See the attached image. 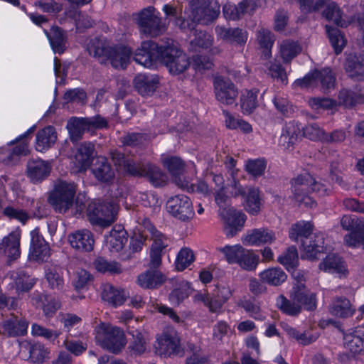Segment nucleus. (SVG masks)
<instances>
[{
  "mask_svg": "<svg viewBox=\"0 0 364 364\" xmlns=\"http://www.w3.org/2000/svg\"><path fill=\"white\" fill-rule=\"evenodd\" d=\"M87 50L101 64L110 63L114 68L124 69L132 55L131 49L125 46H112L105 38L91 39L87 46Z\"/></svg>",
  "mask_w": 364,
  "mask_h": 364,
  "instance_id": "1",
  "label": "nucleus"
},
{
  "mask_svg": "<svg viewBox=\"0 0 364 364\" xmlns=\"http://www.w3.org/2000/svg\"><path fill=\"white\" fill-rule=\"evenodd\" d=\"M313 229L311 223L301 220L293 224L289 230V238L301 242L303 251L301 257L308 259H316L318 254L326 250L323 233L313 234Z\"/></svg>",
  "mask_w": 364,
  "mask_h": 364,
  "instance_id": "2",
  "label": "nucleus"
},
{
  "mask_svg": "<svg viewBox=\"0 0 364 364\" xmlns=\"http://www.w3.org/2000/svg\"><path fill=\"white\" fill-rule=\"evenodd\" d=\"M292 193L294 200L299 205L313 208L316 202L309 196L310 191L315 192L321 196L328 194L327 188L322 183H318L309 173H304L291 181Z\"/></svg>",
  "mask_w": 364,
  "mask_h": 364,
  "instance_id": "3",
  "label": "nucleus"
},
{
  "mask_svg": "<svg viewBox=\"0 0 364 364\" xmlns=\"http://www.w3.org/2000/svg\"><path fill=\"white\" fill-rule=\"evenodd\" d=\"M117 210V205L113 201L96 200L88 205L87 215L92 225L107 228L115 221Z\"/></svg>",
  "mask_w": 364,
  "mask_h": 364,
  "instance_id": "4",
  "label": "nucleus"
},
{
  "mask_svg": "<svg viewBox=\"0 0 364 364\" xmlns=\"http://www.w3.org/2000/svg\"><path fill=\"white\" fill-rule=\"evenodd\" d=\"M95 331L97 343L110 352L117 353L126 345L124 333L118 327L102 323L96 327Z\"/></svg>",
  "mask_w": 364,
  "mask_h": 364,
  "instance_id": "5",
  "label": "nucleus"
},
{
  "mask_svg": "<svg viewBox=\"0 0 364 364\" xmlns=\"http://www.w3.org/2000/svg\"><path fill=\"white\" fill-rule=\"evenodd\" d=\"M218 250L225 255L229 264H237L244 270L253 271L258 265L259 256L240 245H226Z\"/></svg>",
  "mask_w": 364,
  "mask_h": 364,
  "instance_id": "6",
  "label": "nucleus"
},
{
  "mask_svg": "<svg viewBox=\"0 0 364 364\" xmlns=\"http://www.w3.org/2000/svg\"><path fill=\"white\" fill-rule=\"evenodd\" d=\"M76 185L65 181H58L50 193L48 202L55 212L65 213L73 205Z\"/></svg>",
  "mask_w": 364,
  "mask_h": 364,
  "instance_id": "7",
  "label": "nucleus"
},
{
  "mask_svg": "<svg viewBox=\"0 0 364 364\" xmlns=\"http://www.w3.org/2000/svg\"><path fill=\"white\" fill-rule=\"evenodd\" d=\"M107 125V121L100 115L92 117H73L68 121L66 128L70 141L75 143L82 139L85 132L103 129Z\"/></svg>",
  "mask_w": 364,
  "mask_h": 364,
  "instance_id": "8",
  "label": "nucleus"
},
{
  "mask_svg": "<svg viewBox=\"0 0 364 364\" xmlns=\"http://www.w3.org/2000/svg\"><path fill=\"white\" fill-rule=\"evenodd\" d=\"M161 63H163L172 75L184 73L191 65L189 58L173 42L164 45Z\"/></svg>",
  "mask_w": 364,
  "mask_h": 364,
  "instance_id": "9",
  "label": "nucleus"
},
{
  "mask_svg": "<svg viewBox=\"0 0 364 364\" xmlns=\"http://www.w3.org/2000/svg\"><path fill=\"white\" fill-rule=\"evenodd\" d=\"M158 14L159 13L153 6L144 9L139 13L137 23L142 33L151 37H156L165 31L166 26Z\"/></svg>",
  "mask_w": 364,
  "mask_h": 364,
  "instance_id": "10",
  "label": "nucleus"
},
{
  "mask_svg": "<svg viewBox=\"0 0 364 364\" xmlns=\"http://www.w3.org/2000/svg\"><path fill=\"white\" fill-rule=\"evenodd\" d=\"M166 209L174 218L182 221L189 220L194 215L191 199L183 194L176 195L168 198L166 202Z\"/></svg>",
  "mask_w": 364,
  "mask_h": 364,
  "instance_id": "11",
  "label": "nucleus"
},
{
  "mask_svg": "<svg viewBox=\"0 0 364 364\" xmlns=\"http://www.w3.org/2000/svg\"><path fill=\"white\" fill-rule=\"evenodd\" d=\"M163 46L152 41H143L136 50L134 59L139 65L151 68L156 60L161 61Z\"/></svg>",
  "mask_w": 364,
  "mask_h": 364,
  "instance_id": "12",
  "label": "nucleus"
},
{
  "mask_svg": "<svg viewBox=\"0 0 364 364\" xmlns=\"http://www.w3.org/2000/svg\"><path fill=\"white\" fill-rule=\"evenodd\" d=\"M214 92L216 100L221 104L231 105L238 95L237 89L232 81L223 76H216L213 80Z\"/></svg>",
  "mask_w": 364,
  "mask_h": 364,
  "instance_id": "13",
  "label": "nucleus"
},
{
  "mask_svg": "<svg viewBox=\"0 0 364 364\" xmlns=\"http://www.w3.org/2000/svg\"><path fill=\"white\" fill-rule=\"evenodd\" d=\"M336 78L330 68H326L321 70H316L306 75L299 81L301 87H314L321 85L322 90L326 92L333 88Z\"/></svg>",
  "mask_w": 364,
  "mask_h": 364,
  "instance_id": "14",
  "label": "nucleus"
},
{
  "mask_svg": "<svg viewBox=\"0 0 364 364\" xmlns=\"http://www.w3.org/2000/svg\"><path fill=\"white\" fill-rule=\"evenodd\" d=\"M220 14V5L214 0L203 1L192 8L191 18L194 22L207 25L215 20Z\"/></svg>",
  "mask_w": 364,
  "mask_h": 364,
  "instance_id": "15",
  "label": "nucleus"
},
{
  "mask_svg": "<svg viewBox=\"0 0 364 364\" xmlns=\"http://www.w3.org/2000/svg\"><path fill=\"white\" fill-rule=\"evenodd\" d=\"M180 340L177 333L173 329L163 331L156 338L155 348L161 355L170 356L178 355L181 352Z\"/></svg>",
  "mask_w": 364,
  "mask_h": 364,
  "instance_id": "16",
  "label": "nucleus"
},
{
  "mask_svg": "<svg viewBox=\"0 0 364 364\" xmlns=\"http://www.w3.org/2000/svg\"><path fill=\"white\" fill-rule=\"evenodd\" d=\"M21 231L16 230L3 237L0 242V256L6 257L8 262L17 259L21 255Z\"/></svg>",
  "mask_w": 364,
  "mask_h": 364,
  "instance_id": "17",
  "label": "nucleus"
},
{
  "mask_svg": "<svg viewBox=\"0 0 364 364\" xmlns=\"http://www.w3.org/2000/svg\"><path fill=\"white\" fill-rule=\"evenodd\" d=\"M31 240L28 257L31 260L46 261L50 257V247L48 242L36 228L31 232Z\"/></svg>",
  "mask_w": 364,
  "mask_h": 364,
  "instance_id": "18",
  "label": "nucleus"
},
{
  "mask_svg": "<svg viewBox=\"0 0 364 364\" xmlns=\"http://www.w3.org/2000/svg\"><path fill=\"white\" fill-rule=\"evenodd\" d=\"M94 177L102 183H112L115 178V171L107 159L99 156L91 167Z\"/></svg>",
  "mask_w": 364,
  "mask_h": 364,
  "instance_id": "19",
  "label": "nucleus"
},
{
  "mask_svg": "<svg viewBox=\"0 0 364 364\" xmlns=\"http://www.w3.org/2000/svg\"><path fill=\"white\" fill-rule=\"evenodd\" d=\"M3 333L9 337L22 336L26 334L28 321L23 317L11 314L10 317L0 324Z\"/></svg>",
  "mask_w": 364,
  "mask_h": 364,
  "instance_id": "20",
  "label": "nucleus"
},
{
  "mask_svg": "<svg viewBox=\"0 0 364 364\" xmlns=\"http://www.w3.org/2000/svg\"><path fill=\"white\" fill-rule=\"evenodd\" d=\"M95 146L89 141H84L78 145L74 156V163L78 172H84L92 164Z\"/></svg>",
  "mask_w": 364,
  "mask_h": 364,
  "instance_id": "21",
  "label": "nucleus"
},
{
  "mask_svg": "<svg viewBox=\"0 0 364 364\" xmlns=\"http://www.w3.org/2000/svg\"><path fill=\"white\" fill-rule=\"evenodd\" d=\"M68 241L72 247L80 252H90L95 243L93 235L88 230H77L70 234Z\"/></svg>",
  "mask_w": 364,
  "mask_h": 364,
  "instance_id": "22",
  "label": "nucleus"
},
{
  "mask_svg": "<svg viewBox=\"0 0 364 364\" xmlns=\"http://www.w3.org/2000/svg\"><path fill=\"white\" fill-rule=\"evenodd\" d=\"M345 348L353 354L364 353V326H358L343 337Z\"/></svg>",
  "mask_w": 364,
  "mask_h": 364,
  "instance_id": "23",
  "label": "nucleus"
},
{
  "mask_svg": "<svg viewBox=\"0 0 364 364\" xmlns=\"http://www.w3.org/2000/svg\"><path fill=\"white\" fill-rule=\"evenodd\" d=\"M215 33L220 38L232 44L244 46L247 40V33L239 28L217 26Z\"/></svg>",
  "mask_w": 364,
  "mask_h": 364,
  "instance_id": "24",
  "label": "nucleus"
},
{
  "mask_svg": "<svg viewBox=\"0 0 364 364\" xmlns=\"http://www.w3.org/2000/svg\"><path fill=\"white\" fill-rule=\"evenodd\" d=\"M275 240L274 232L266 228L251 230L244 237L245 242L250 245L272 244Z\"/></svg>",
  "mask_w": 364,
  "mask_h": 364,
  "instance_id": "25",
  "label": "nucleus"
},
{
  "mask_svg": "<svg viewBox=\"0 0 364 364\" xmlns=\"http://www.w3.org/2000/svg\"><path fill=\"white\" fill-rule=\"evenodd\" d=\"M134 87L142 96H151L156 91L159 80L156 76L139 74L134 79Z\"/></svg>",
  "mask_w": 364,
  "mask_h": 364,
  "instance_id": "26",
  "label": "nucleus"
},
{
  "mask_svg": "<svg viewBox=\"0 0 364 364\" xmlns=\"http://www.w3.org/2000/svg\"><path fill=\"white\" fill-rule=\"evenodd\" d=\"M345 70L348 76L354 80L364 79V55H350L346 59Z\"/></svg>",
  "mask_w": 364,
  "mask_h": 364,
  "instance_id": "27",
  "label": "nucleus"
},
{
  "mask_svg": "<svg viewBox=\"0 0 364 364\" xmlns=\"http://www.w3.org/2000/svg\"><path fill=\"white\" fill-rule=\"evenodd\" d=\"M318 267L321 270L338 274L339 277L347 273L345 262L336 254L328 255L319 264Z\"/></svg>",
  "mask_w": 364,
  "mask_h": 364,
  "instance_id": "28",
  "label": "nucleus"
},
{
  "mask_svg": "<svg viewBox=\"0 0 364 364\" xmlns=\"http://www.w3.org/2000/svg\"><path fill=\"white\" fill-rule=\"evenodd\" d=\"M165 281L164 275L156 269H148L137 277V284L143 289H156Z\"/></svg>",
  "mask_w": 364,
  "mask_h": 364,
  "instance_id": "29",
  "label": "nucleus"
},
{
  "mask_svg": "<svg viewBox=\"0 0 364 364\" xmlns=\"http://www.w3.org/2000/svg\"><path fill=\"white\" fill-rule=\"evenodd\" d=\"M164 165L167 168L170 173L174 177V182L181 188L188 186V183L181 179V175L184 171V162L178 157L171 156L164 160Z\"/></svg>",
  "mask_w": 364,
  "mask_h": 364,
  "instance_id": "30",
  "label": "nucleus"
},
{
  "mask_svg": "<svg viewBox=\"0 0 364 364\" xmlns=\"http://www.w3.org/2000/svg\"><path fill=\"white\" fill-rule=\"evenodd\" d=\"M330 313L337 317L346 318L352 316L355 312V308L350 301L345 297H336L329 306Z\"/></svg>",
  "mask_w": 364,
  "mask_h": 364,
  "instance_id": "31",
  "label": "nucleus"
},
{
  "mask_svg": "<svg viewBox=\"0 0 364 364\" xmlns=\"http://www.w3.org/2000/svg\"><path fill=\"white\" fill-rule=\"evenodd\" d=\"M9 277L13 281L11 284L12 287L15 288L18 294L28 292L36 284V279L22 270L12 272L10 273Z\"/></svg>",
  "mask_w": 364,
  "mask_h": 364,
  "instance_id": "32",
  "label": "nucleus"
},
{
  "mask_svg": "<svg viewBox=\"0 0 364 364\" xmlns=\"http://www.w3.org/2000/svg\"><path fill=\"white\" fill-rule=\"evenodd\" d=\"M57 140V133L52 126H47L39 130L36 134V149L38 151H43L50 148Z\"/></svg>",
  "mask_w": 364,
  "mask_h": 364,
  "instance_id": "33",
  "label": "nucleus"
},
{
  "mask_svg": "<svg viewBox=\"0 0 364 364\" xmlns=\"http://www.w3.org/2000/svg\"><path fill=\"white\" fill-rule=\"evenodd\" d=\"M221 218L225 221L224 232L228 237L236 235L241 230L246 220L245 215L240 211L230 214L228 218Z\"/></svg>",
  "mask_w": 364,
  "mask_h": 364,
  "instance_id": "34",
  "label": "nucleus"
},
{
  "mask_svg": "<svg viewBox=\"0 0 364 364\" xmlns=\"http://www.w3.org/2000/svg\"><path fill=\"white\" fill-rule=\"evenodd\" d=\"M128 294L124 289H119L114 286L107 284L104 286L102 291V298L113 306L122 305L127 298Z\"/></svg>",
  "mask_w": 364,
  "mask_h": 364,
  "instance_id": "35",
  "label": "nucleus"
},
{
  "mask_svg": "<svg viewBox=\"0 0 364 364\" xmlns=\"http://www.w3.org/2000/svg\"><path fill=\"white\" fill-rule=\"evenodd\" d=\"M142 178H146L154 186H164L168 180L166 174L156 165L146 162Z\"/></svg>",
  "mask_w": 364,
  "mask_h": 364,
  "instance_id": "36",
  "label": "nucleus"
},
{
  "mask_svg": "<svg viewBox=\"0 0 364 364\" xmlns=\"http://www.w3.org/2000/svg\"><path fill=\"white\" fill-rule=\"evenodd\" d=\"M46 34L54 53H63L66 48L67 38L65 32L60 28L55 26L52 27L49 32L46 31Z\"/></svg>",
  "mask_w": 364,
  "mask_h": 364,
  "instance_id": "37",
  "label": "nucleus"
},
{
  "mask_svg": "<svg viewBox=\"0 0 364 364\" xmlns=\"http://www.w3.org/2000/svg\"><path fill=\"white\" fill-rule=\"evenodd\" d=\"M256 41L262 50V55L267 59L270 58L272 48L275 41L274 35L268 29L260 28L257 31Z\"/></svg>",
  "mask_w": 364,
  "mask_h": 364,
  "instance_id": "38",
  "label": "nucleus"
},
{
  "mask_svg": "<svg viewBox=\"0 0 364 364\" xmlns=\"http://www.w3.org/2000/svg\"><path fill=\"white\" fill-rule=\"evenodd\" d=\"M277 306L284 314L289 316H297L300 311V304L295 299V290L291 295L290 299L279 295L276 300Z\"/></svg>",
  "mask_w": 364,
  "mask_h": 364,
  "instance_id": "39",
  "label": "nucleus"
},
{
  "mask_svg": "<svg viewBox=\"0 0 364 364\" xmlns=\"http://www.w3.org/2000/svg\"><path fill=\"white\" fill-rule=\"evenodd\" d=\"M323 11V16L328 21H331L338 26L345 27L347 22L342 18V13L340 8L334 2L326 0Z\"/></svg>",
  "mask_w": 364,
  "mask_h": 364,
  "instance_id": "40",
  "label": "nucleus"
},
{
  "mask_svg": "<svg viewBox=\"0 0 364 364\" xmlns=\"http://www.w3.org/2000/svg\"><path fill=\"white\" fill-rule=\"evenodd\" d=\"M28 173L33 181L45 178L50 173V167L43 160H32L28 163Z\"/></svg>",
  "mask_w": 364,
  "mask_h": 364,
  "instance_id": "41",
  "label": "nucleus"
},
{
  "mask_svg": "<svg viewBox=\"0 0 364 364\" xmlns=\"http://www.w3.org/2000/svg\"><path fill=\"white\" fill-rule=\"evenodd\" d=\"M127 232L122 227L118 229L114 228L107 237V243L112 251L119 252L122 250L124 244L127 242Z\"/></svg>",
  "mask_w": 364,
  "mask_h": 364,
  "instance_id": "42",
  "label": "nucleus"
},
{
  "mask_svg": "<svg viewBox=\"0 0 364 364\" xmlns=\"http://www.w3.org/2000/svg\"><path fill=\"white\" fill-rule=\"evenodd\" d=\"M261 280L270 285L278 286L287 279L286 273L279 267L267 269L259 274Z\"/></svg>",
  "mask_w": 364,
  "mask_h": 364,
  "instance_id": "43",
  "label": "nucleus"
},
{
  "mask_svg": "<svg viewBox=\"0 0 364 364\" xmlns=\"http://www.w3.org/2000/svg\"><path fill=\"white\" fill-rule=\"evenodd\" d=\"M339 103L346 107H353L356 104L364 102V94L360 91L343 89L340 91Z\"/></svg>",
  "mask_w": 364,
  "mask_h": 364,
  "instance_id": "44",
  "label": "nucleus"
},
{
  "mask_svg": "<svg viewBox=\"0 0 364 364\" xmlns=\"http://www.w3.org/2000/svg\"><path fill=\"white\" fill-rule=\"evenodd\" d=\"M262 198L258 188L249 187L246 197V210L252 215H257L260 211Z\"/></svg>",
  "mask_w": 364,
  "mask_h": 364,
  "instance_id": "45",
  "label": "nucleus"
},
{
  "mask_svg": "<svg viewBox=\"0 0 364 364\" xmlns=\"http://www.w3.org/2000/svg\"><path fill=\"white\" fill-rule=\"evenodd\" d=\"M344 242L351 247H362L364 249V221L358 223L355 229L344 237Z\"/></svg>",
  "mask_w": 364,
  "mask_h": 364,
  "instance_id": "46",
  "label": "nucleus"
},
{
  "mask_svg": "<svg viewBox=\"0 0 364 364\" xmlns=\"http://www.w3.org/2000/svg\"><path fill=\"white\" fill-rule=\"evenodd\" d=\"M128 333L133 337L129 346L131 352L136 355L143 354L146 349V338L144 335L138 329H129Z\"/></svg>",
  "mask_w": 364,
  "mask_h": 364,
  "instance_id": "47",
  "label": "nucleus"
},
{
  "mask_svg": "<svg viewBox=\"0 0 364 364\" xmlns=\"http://www.w3.org/2000/svg\"><path fill=\"white\" fill-rule=\"evenodd\" d=\"M301 50L299 44L291 40L283 41L280 44V55L284 63L290 62Z\"/></svg>",
  "mask_w": 364,
  "mask_h": 364,
  "instance_id": "48",
  "label": "nucleus"
},
{
  "mask_svg": "<svg viewBox=\"0 0 364 364\" xmlns=\"http://www.w3.org/2000/svg\"><path fill=\"white\" fill-rule=\"evenodd\" d=\"M46 279L53 289L60 290L64 285L62 270L56 266L48 267L46 269Z\"/></svg>",
  "mask_w": 364,
  "mask_h": 364,
  "instance_id": "49",
  "label": "nucleus"
},
{
  "mask_svg": "<svg viewBox=\"0 0 364 364\" xmlns=\"http://www.w3.org/2000/svg\"><path fill=\"white\" fill-rule=\"evenodd\" d=\"M289 338L295 339L299 343L306 346L314 342L318 336L309 331L300 332L296 328L286 325L284 328Z\"/></svg>",
  "mask_w": 364,
  "mask_h": 364,
  "instance_id": "50",
  "label": "nucleus"
},
{
  "mask_svg": "<svg viewBox=\"0 0 364 364\" xmlns=\"http://www.w3.org/2000/svg\"><path fill=\"white\" fill-rule=\"evenodd\" d=\"M301 287H304L302 284L298 286V289L295 290V299L300 304V311L302 306L309 311L315 309L316 307V294L305 293L301 290Z\"/></svg>",
  "mask_w": 364,
  "mask_h": 364,
  "instance_id": "51",
  "label": "nucleus"
},
{
  "mask_svg": "<svg viewBox=\"0 0 364 364\" xmlns=\"http://www.w3.org/2000/svg\"><path fill=\"white\" fill-rule=\"evenodd\" d=\"M96 270L102 273L120 274L122 270L120 264L114 261H108L104 257H99L93 262Z\"/></svg>",
  "mask_w": 364,
  "mask_h": 364,
  "instance_id": "52",
  "label": "nucleus"
},
{
  "mask_svg": "<svg viewBox=\"0 0 364 364\" xmlns=\"http://www.w3.org/2000/svg\"><path fill=\"white\" fill-rule=\"evenodd\" d=\"M326 30L336 53H340L346 43V40L345 39L343 33L337 28L328 25L326 26Z\"/></svg>",
  "mask_w": 364,
  "mask_h": 364,
  "instance_id": "53",
  "label": "nucleus"
},
{
  "mask_svg": "<svg viewBox=\"0 0 364 364\" xmlns=\"http://www.w3.org/2000/svg\"><path fill=\"white\" fill-rule=\"evenodd\" d=\"M257 91L245 90L240 97V107L244 114H251L257 106Z\"/></svg>",
  "mask_w": 364,
  "mask_h": 364,
  "instance_id": "54",
  "label": "nucleus"
},
{
  "mask_svg": "<svg viewBox=\"0 0 364 364\" xmlns=\"http://www.w3.org/2000/svg\"><path fill=\"white\" fill-rule=\"evenodd\" d=\"M215 200L219 206L218 212L220 217L228 218V216L230 215V214H233L237 212L229 204V198L223 192V189H219V191L216 192L215 196Z\"/></svg>",
  "mask_w": 364,
  "mask_h": 364,
  "instance_id": "55",
  "label": "nucleus"
},
{
  "mask_svg": "<svg viewBox=\"0 0 364 364\" xmlns=\"http://www.w3.org/2000/svg\"><path fill=\"white\" fill-rule=\"evenodd\" d=\"M195 299L196 301L203 302L211 312H218L224 304L223 302L220 299H218L215 294L213 296H210L208 293H198L195 295Z\"/></svg>",
  "mask_w": 364,
  "mask_h": 364,
  "instance_id": "56",
  "label": "nucleus"
},
{
  "mask_svg": "<svg viewBox=\"0 0 364 364\" xmlns=\"http://www.w3.org/2000/svg\"><path fill=\"white\" fill-rule=\"evenodd\" d=\"M187 348V350L192 354L186 358V364H205L208 363L207 356L202 352L199 346L188 343Z\"/></svg>",
  "mask_w": 364,
  "mask_h": 364,
  "instance_id": "57",
  "label": "nucleus"
},
{
  "mask_svg": "<svg viewBox=\"0 0 364 364\" xmlns=\"http://www.w3.org/2000/svg\"><path fill=\"white\" fill-rule=\"evenodd\" d=\"M239 306L243 308L252 318L256 320H264V316L262 314L261 308L258 303L251 299L242 300L238 304Z\"/></svg>",
  "mask_w": 364,
  "mask_h": 364,
  "instance_id": "58",
  "label": "nucleus"
},
{
  "mask_svg": "<svg viewBox=\"0 0 364 364\" xmlns=\"http://www.w3.org/2000/svg\"><path fill=\"white\" fill-rule=\"evenodd\" d=\"M298 261V252L296 247L291 246L282 254L277 259V262L287 268H293Z\"/></svg>",
  "mask_w": 364,
  "mask_h": 364,
  "instance_id": "59",
  "label": "nucleus"
},
{
  "mask_svg": "<svg viewBox=\"0 0 364 364\" xmlns=\"http://www.w3.org/2000/svg\"><path fill=\"white\" fill-rule=\"evenodd\" d=\"M150 232L153 240L150 250L164 252L166 247L168 245V239L154 228H151Z\"/></svg>",
  "mask_w": 364,
  "mask_h": 364,
  "instance_id": "60",
  "label": "nucleus"
},
{
  "mask_svg": "<svg viewBox=\"0 0 364 364\" xmlns=\"http://www.w3.org/2000/svg\"><path fill=\"white\" fill-rule=\"evenodd\" d=\"M194 260L193 252L188 248L182 249L178 254L176 260V267L178 271H183Z\"/></svg>",
  "mask_w": 364,
  "mask_h": 364,
  "instance_id": "61",
  "label": "nucleus"
},
{
  "mask_svg": "<svg viewBox=\"0 0 364 364\" xmlns=\"http://www.w3.org/2000/svg\"><path fill=\"white\" fill-rule=\"evenodd\" d=\"M30 360L34 363H41L48 354L45 346L39 343H34L29 346Z\"/></svg>",
  "mask_w": 364,
  "mask_h": 364,
  "instance_id": "62",
  "label": "nucleus"
},
{
  "mask_svg": "<svg viewBox=\"0 0 364 364\" xmlns=\"http://www.w3.org/2000/svg\"><path fill=\"white\" fill-rule=\"evenodd\" d=\"M146 165V162L128 159L124 164V170L132 176L142 178Z\"/></svg>",
  "mask_w": 364,
  "mask_h": 364,
  "instance_id": "63",
  "label": "nucleus"
},
{
  "mask_svg": "<svg viewBox=\"0 0 364 364\" xmlns=\"http://www.w3.org/2000/svg\"><path fill=\"white\" fill-rule=\"evenodd\" d=\"M305 137L312 141H324L326 132L316 124H309L303 129Z\"/></svg>",
  "mask_w": 364,
  "mask_h": 364,
  "instance_id": "64",
  "label": "nucleus"
}]
</instances>
